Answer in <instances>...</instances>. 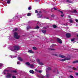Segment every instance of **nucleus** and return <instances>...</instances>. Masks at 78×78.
<instances>
[{
	"mask_svg": "<svg viewBox=\"0 0 78 78\" xmlns=\"http://www.w3.org/2000/svg\"><path fill=\"white\" fill-rule=\"evenodd\" d=\"M78 60H75L73 62V64H75V63H78Z\"/></svg>",
	"mask_w": 78,
	"mask_h": 78,
	"instance_id": "nucleus-13",
	"label": "nucleus"
},
{
	"mask_svg": "<svg viewBox=\"0 0 78 78\" xmlns=\"http://www.w3.org/2000/svg\"><path fill=\"white\" fill-rule=\"evenodd\" d=\"M15 31H17V28H16L15 29Z\"/></svg>",
	"mask_w": 78,
	"mask_h": 78,
	"instance_id": "nucleus-43",
	"label": "nucleus"
},
{
	"mask_svg": "<svg viewBox=\"0 0 78 78\" xmlns=\"http://www.w3.org/2000/svg\"><path fill=\"white\" fill-rule=\"evenodd\" d=\"M14 37L17 39H19L20 38V36L18 35V34L16 32L14 33Z\"/></svg>",
	"mask_w": 78,
	"mask_h": 78,
	"instance_id": "nucleus-2",
	"label": "nucleus"
},
{
	"mask_svg": "<svg viewBox=\"0 0 78 78\" xmlns=\"http://www.w3.org/2000/svg\"><path fill=\"white\" fill-rule=\"evenodd\" d=\"M75 41V38H73V39H71V41H72V42H73V43H74L73 41Z\"/></svg>",
	"mask_w": 78,
	"mask_h": 78,
	"instance_id": "nucleus-21",
	"label": "nucleus"
},
{
	"mask_svg": "<svg viewBox=\"0 0 78 78\" xmlns=\"http://www.w3.org/2000/svg\"><path fill=\"white\" fill-rule=\"evenodd\" d=\"M38 63L39 64H40V65H41V66H42V65L43 64V63L41 62H39Z\"/></svg>",
	"mask_w": 78,
	"mask_h": 78,
	"instance_id": "nucleus-16",
	"label": "nucleus"
},
{
	"mask_svg": "<svg viewBox=\"0 0 78 78\" xmlns=\"http://www.w3.org/2000/svg\"><path fill=\"white\" fill-rule=\"evenodd\" d=\"M41 11H40L37 14V18H41L42 17V14Z\"/></svg>",
	"mask_w": 78,
	"mask_h": 78,
	"instance_id": "nucleus-4",
	"label": "nucleus"
},
{
	"mask_svg": "<svg viewBox=\"0 0 78 78\" xmlns=\"http://www.w3.org/2000/svg\"><path fill=\"white\" fill-rule=\"evenodd\" d=\"M38 11H37V10H35V13H38Z\"/></svg>",
	"mask_w": 78,
	"mask_h": 78,
	"instance_id": "nucleus-38",
	"label": "nucleus"
},
{
	"mask_svg": "<svg viewBox=\"0 0 78 78\" xmlns=\"http://www.w3.org/2000/svg\"><path fill=\"white\" fill-rule=\"evenodd\" d=\"M77 12L76 10H74L73 12L74 13H76Z\"/></svg>",
	"mask_w": 78,
	"mask_h": 78,
	"instance_id": "nucleus-29",
	"label": "nucleus"
},
{
	"mask_svg": "<svg viewBox=\"0 0 78 78\" xmlns=\"http://www.w3.org/2000/svg\"><path fill=\"white\" fill-rule=\"evenodd\" d=\"M30 27H27V30H29V29H30Z\"/></svg>",
	"mask_w": 78,
	"mask_h": 78,
	"instance_id": "nucleus-36",
	"label": "nucleus"
},
{
	"mask_svg": "<svg viewBox=\"0 0 78 78\" xmlns=\"http://www.w3.org/2000/svg\"><path fill=\"white\" fill-rule=\"evenodd\" d=\"M29 67H30V68H33V67H34V65L33 64L30 65L29 66Z\"/></svg>",
	"mask_w": 78,
	"mask_h": 78,
	"instance_id": "nucleus-14",
	"label": "nucleus"
},
{
	"mask_svg": "<svg viewBox=\"0 0 78 78\" xmlns=\"http://www.w3.org/2000/svg\"><path fill=\"white\" fill-rule=\"evenodd\" d=\"M35 71H37V69H35Z\"/></svg>",
	"mask_w": 78,
	"mask_h": 78,
	"instance_id": "nucleus-53",
	"label": "nucleus"
},
{
	"mask_svg": "<svg viewBox=\"0 0 78 78\" xmlns=\"http://www.w3.org/2000/svg\"><path fill=\"white\" fill-rule=\"evenodd\" d=\"M54 10H56V8H54Z\"/></svg>",
	"mask_w": 78,
	"mask_h": 78,
	"instance_id": "nucleus-49",
	"label": "nucleus"
},
{
	"mask_svg": "<svg viewBox=\"0 0 78 78\" xmlns=\"http://www.w3.org/2000/svg\"><path fill=\"white\" fill-rule=\"evenodd\" d=\"M9 69H11V67H9Z\"/></svg>",
	"mask_w": 78,
	"mask_h": 78,
	"instance_id": "nucleus-52",
	"label": "nucleus"
},
{
	"mask_svg": "<svg viewBox=\"0 0 78 78\" xmlns=\"http://www.w3.org/2000/svg\"><path fill=\"white\" fill-rule=\"evenodd\" d=\"M21 17V16H20V18Z\"/></svg>",
	"mask_w": 78,
	"mask_h": 78,
	"instance_id": "nucleus-63",
	"label": "nucleus"
},
{
	"mask_svg": "<svg viewBox=\"0 0 78 78\" xmlns=\"http://www.w3.org/2000/svg\"><path fill=\"white\" fill-rule=\"evenodd\" d=\"M18 17H20V16H19Z\"/></svg>",
	"mask_w": 78,
	"mask_h": 78,
	"instance_id": "nucleus-62",
	"label": "nucleus"
},
{
	"mask_svg": "<svg viewBox=\"0 0 78 78\" xmlns=\"http://www.w3.org/2000/svg\"><path fill=\"white\" fill-rule=\"evenodd\" d=\"M29 72L30 73H32V74H34V71L33 70H30Z\"/></svg>",
	"mask_w": 78,
	"mask_h": 78,
	"instance_id": "nucleus-11",
	"label": "nucleus"
},
{
	"mask_svg": "<svg viewBox=\"0 0 78 78\" xmlns=\"http://www.w3.org/2000/svg\"><path fill=\"white\" fill-rule=\"evenodd\" d=\"M3 64H2V63H0V67H2V66H3Z\"/></svg>",
	"mask_w": 78,
	"mask_h": 78,
	"instance_id": "nucleus-26",
	"label": "nucleus"
},
{
	"mask_svg": "<svg viewBox=\"0 0 78 78\" xmlns=\"http://www.w3.org/2000/svg\"><path fill=\"white\" fill-rule=\"evenodd\" d=\"M10 2H11L9 0L7 1V3L8 4H10Z\"/></svg>",
	"mask_w": 78,
	"mask_h": 78,
	"instance_id": "nucleus-19",
	"label": "nucleus"
},
{
	"mask_svg": "<svg viewBox=\"0 0 78 78\" xmlns=\"http://www.w3.org/2000/svg\"><path fill=\"white\" fill-rule=\"evenodd\" d=\"M3 74H4V75H5L6 74V73H5V72H4L3 73H2Z\"/></svg>",
	"mask_w": 78,
	"mask_h": 78,
	"instance_id": "nucleus-46",
	"label": "nucleus"
},
{
	"mask_svg": "<svg viewBox=\"0 0 78 78\" xmlns=\"http://www.w3.org/2000/svg\"><path fill=\"white\" fill-rule=\"evenodd\" d=\"M42 33H44V34H45V33H46V30H43L42 31Z\"/></svg>",
	"mask_w": 78,
	"mask_h": 78,
	"instance_id": "nucleus-18",
	"label": "nucleus"
},
{
	"mask_svg": "<svg viewBox=\"0 0 78 78\" xmlns=\"http://www.w3.org/2000/svg\"><path fill=\"white\" fill-rule=\"evenodd\" d=\"M66 36L67 37H68L69 38V37H70V36H71V34H70L69 33H67L66 34Z\"/></svg>",
	"mask_w": 78,
	"mask_h": 78,
	"instance_id": "nucleus-6",
	"label": "nucleus"
},
{
	"mask_svg": "<svg viewBox=\"0 0 78 78\" xmlns=\"http://www.w3.org/2000/svg\"><path fill=\"white\" fill-rule=\"evenodd\" d=\"M5 72H9V70H5Z\"/></svg>",
	"mask_w": 78,
	"mask_h": 78,
	"instance_id": "nucleus-41",
	"label": "nucleus"
},
{
	"mask_svg": "<svg viewBox=\"0 0 78 78\" xmlns=\"http://www.w3.org/2000/svg\"><path fill=\"white\" fill-rule=\"evenodd\" d=\"M53 44L52 45V46H53Z\"/></svg>",
	"mask_w": 78,
	"mask_h": 78,
	"instance_id": "nucleus-59",
	"label": "nucleus"
},
{
	"mask_svg": "<svg viewBox=\"0 0 78 78\" xmlns=\"http://www.w3.org/2000/svg\"><path fill=\"white\" fill-rule=\"evenodd\" d=\"M28 9L29 10H31V7H30L28 8Z\"/></svg>",
	"mask_w": 78,
	"mask_h": 78,
	"instance_id": "nucleus-33",
	"label": "nucleus"
},
{
	"mask_svg": "<svg viewBox=\"0 0 78 78\" xmlns=\"http://www.w3.org/2000/svg\"><path fill=\"white\" fill-rule=\"evenodd\" d=\"M11 58H15L14 56H11Z\"/></svg>",
	"mask_w": 78,
	"mask_h": 78,
	"instance_id": "nucleus-39",
	"label": "nucleus"
},
{
	"mask_svg": "<svg viewBox=\"0 0 78 78\" xmlns=\"http://www.w3.org/2000/svg\"><path fill=\"white\" fill-rule=\"evenodd\" d=\"M57 41L60 44H62V41H61L60 39L58 38H57Z\"/></svg>",
	"mask_w": 78,
	"mask_h": 78,
	"instance_id": "nucleus-8",
	"label": "nucleus"
},
{
	"mask_svg": "<svg viewBox=\"0 0 78 78\" xmlns=\"http://www.w3.org/2000/svg\"><path fill=\"white\" fill-rule=\"evenodd\" d=\"M18 60H19V61H23V59H22V58L20 57H19L18 58Z\"/></svg>",
	"mask_w": 78,
	"mask_h": 78,
	"instance_id": "nucleus-12",
	"label": "nucleus"
},
{
	"mask_svg": "<svg viewBox=\"0 0 78 78\" xmlns=\"http://www.w3.org/2000/svg\"><path fill=\"white\" fill-rule=\"evenodd\" d=\"M27 16H31V13H28L27 14Z\"/></svg>",
	"mask_w": 78,
	"mask_h": 78,
	"instance_id": "nucleus-15",
	"label": "nucleus"
},
{
	"mask_svg": "<svg viewBox=\"0 0 78 78\" xmlns=\"http://www.w3.org/2000/svg\"><path fill=\"white\" fill-rule=\"evenodd\" d=\"M71 67H72V68L73 69V70H76V68H75L74 67H72V66H71Z\"/></svg>",
	"mask_w": 78,
	"mask_h": 78,
	"instance_id": "nucleus-17",
	"label": "nucleus"
},
{
	"mask_svg": "<svg viewBox=\"0 0 78 78\" xmlns=\"http://www.w3.org/2000/svg\"><path fill=\"white\" fill-rule=\"evenodd\" d=\"M76 76H78V73H76Z\"/></svg>",
	"mask_w": 78,
	"mask_h": 78,
	"instance_id": "nucleus-40",
	"label": "nucleus"
},
{
	"mask_svg": "<svg viewBox=\"0 0 78 78\" xmlns=\"http://www.w3.org/2000/svg\"><path fill=\"white\" fill-rule=\"evenodd\" d=\"M44 29H46V28L45 27H44Z\"/></svg>",
	"mask_w": 78,
	"mask_h": 78,
	"instance_id": "nucleus-55",
	"label": "nucleus"
},
{
	"mask_svg": "<svg viewBox=\"0 0 78 78\" xmlns=\"http://www.w3.org/2000/svg\"><path fill=\"white\" fill-rule=\"evenodd\" d=\"M37 62H40V60H39V59H37Z\"/></svg>",
	"mask_w": 78,
	"mask_h": 78,
	"instance_id": "nucleus-27",
	"label": "nucleus"
},
{
	"mask_svg": "<svg viewBox=\"0 0 78 78\" xmlns=\"http://www.w3.org/2000/svg\"><path fill=\"white\" fill-rule=\"evenodd\" d=\"M20 63L19 62H17V64H20Z\"/></svg>",
	"mask_w": 78,
	"mask_h": 78,
	"instance_id": "nucleus-45",
	"label": "nucleus"
},
{
	"mask_svg": "<svg viewBox=\"0 0 78 78\" xmlns=\"http://www.w3.org/2000/svg\"><path fill=\"white\" fill-rule=\"evenodd\" d=\"M47 19H49V18H48V17H47L46 18Z\"/></svg>",
	"mask_w": 78,
	"mask_h": 78,
	"instance_id": "nucleus-50",
	"label": "nucleus"
},
{
	"mask_svg": "<svg viewBox=\"0 0 78 78\" xmlns=\"http://www.w3.org/2000/svg\"><path fill=\"white\" fill-rule=\"evenodd\" d=\"M14 18H16V17H14Z\"/></svg>",
	"mask_w": 78,
	"mask_h": 78,
	"instance_id": "nucleus-60",
	"label": "nucleus"
},
{
	"mask_svg": "<svg viewBox=\"0 0 78 78\" xmlns=\"http://www.w3.org/2000/svg\"><path fill=\"white\" fill-rule=\"evenodd\" d=\"M11 51H14V50H20V48L18 46H15L13 47V48L11 49Z\"/></svg>",
	"mask_w": 78,
	"mask_h": 78,
	"instance_id": "nucleus-1",
	"label": "nucleus"
},
{
	"mask_svg": "<svg viewBox=\"0 0 78 78\" xmlns=\"http://www.w3.org/2000/svg\"><path fill=\"white\" fill-rule=\"evenodd\" d=\"M61 17H63V16H64V14H62V15H61Z\"/></svg>",
	"mask_w": 78,
	"mask_h": 78,
	"instance_id": "nucleus-44",
	"label": "nucleus"
},
{
	"mask_svg": "<svg viewBox=\"0 0 78 78\" xmlns=\"http://www.w3.org/2000/svg\"><path fill=\"white\" fill-rule=\"evenodd\" d=\"M36 28L37 29H38V28H39V27L38 26H37L36 27Z\"/></svg>",
	"mask_w": 78,
	"mask_h": 78,
	"instance_id": "nucleus-35",
	"label": "nucleus"
},
{
	"mask_svg": "<svg viewBox=\"0 0 78 78\" xmlns=\"http://www.w3.org/2000/svg\"><path fill=\"white\" fill-rule=\"evenodd\" d=\"M26 65H27V66H30V63H29V62H27V63H26V64H25Z\"/></svg>",
	"mask_w": 78,
	"mask_h": 78,
	"instance_id": "nucleus-20",
	"label": "nucleus"
},
{
	"mask_svg": "<svg viewBox=\"0 0 78 78\" xmlns=\"http://www.w3.org/2000/svg\"><path fill=\"white\" fill-rule=\"evenodd\" d=\"M48 70H51V67H48Z\"/></svg>",
	"mask_w": 78,
	"mask_h": 78,
	"instance_id": "nucleus-24",
	"label": "nucleus"
},
{
	"mask_svg": "<svg viewBox=\"0 0 78 78\" xmlns=\"http://www.w3.org/2000/svg\"><path fill=\"white\" fill-rule=\"evenodd\" d=\"M55 55L56 56H58V55L57 54H55Z\"/></svg>",
	"mask_w": 78,
	"mask_h": 78,
	"instance_id": "nucleus-47",
	"label": "nucleus"
},
{
	"mask_svg": "<svg viewBox=\"0 0 78 78\" xmlns=\"http://www.w3.org/2000/svg\"><path fill=\"white\" fill-rule=\"evenodd\" d=\"M70 58H64L60 60V61H66V60H70Z\"/></svg>",
	"mask_w": 78,
	"mask_h": 78,
	"instance_id": "nucleus-5",
	"label": "nucleus"
},
{
	"mask_svg": "<svg viewBox=\"0 0 78 78\" xmlns=\"http://www.w3.org/2000/svg\"><path fill=\"white\" fill-rule=\"evenodd\" d=\"M28 53H34V52H33V51L32 50H29L28 51Z\"/></svg>",
	"mask_w": 78,
	"mask_h": 78,
	"instance_id": "nucleus-9",
	"label": "nucleus"
},
{
	"mask_svg": "<svg viewBox=\"0 0 78 78\" xmlns=\"http://www.w3.org/2000/svg\"><path fill=\"white\" fill-rule=\"evenodd\" d=\"M33 49L34 50H37V48L36 47H33Z\"/></svg>",
	"mask_w": 78,
	"mask_h": 78,
	"instance_id": "nucleus-22",
	"label": "nucleus"
},
{
	"mask_svg": "<svg viewBox=\"0 0 78 78\" xmlns=\"http://www.w3.org/2000/svg\"><path fill=\"white\" fill-rule=\"evenodd\" d=\"M53 28H56L57 27H56V25H53Z\"/></svg>",
	"mask_w": 78,
	"mask_h": 78,
	"instance_id": "nucleus-23",
	"label": "nucleus"
},
{
	"mask_svg": "<svg viewBox=\"0 0 78 78\" xmlns=\"http://www.w3.org/2000/svg\"><path fill=\"white\" fill-rule=\"evenodd\" d=\"M70 23H72L73 22V20H70L69 21Z\"/></svg>",
	"mask_w": 78,
	"mask_h": 78,
	"instance_id": "nucleus-34",
	"label": "nucleus"
},
{
	"mask_svg": "<svg viewBox=\"0 0 78 78\" xmlns=\"http://www.w3.org/2000/svg\"><path fill=\"white\" fill-rule=\"evenodd\" d=\"M51 46L50 47V49H51V50H55V49H51Z\"/></svg>",
	"mask_w": 78,
	"mask_h": 78,
	"instance_id": "nucleus-37",
	"label": "nucleus"
},
{
	"mask_svg": "<svg viewBox=\"0 0 78 78\" xmlns=\"http://www.w3.org/2000/svg\"><path fill=\"white\" fill-rule=\"evenodd\" d=\"M69 77L70 78H73V76H72V75H70L69 76Z\"/></svg>",
	"mask_w": 78,
	"mask_h": 78,
	"instance_id": "nucleus-31",
	"label": "nucleus"
},
{
	"mask_svg": "<svg viewBox=\"0 0 78 78\" xmlns=\"http://www.w3.org/2000/svg\"><path fill=\"white\" fill-rule=\"evenodd\" d=\"M11 78H16V77L15 76H11Z\"/></svg>",
	"mask_w": 78,
	"mask_h": 78,
	"instance_id": "nucleus-25",
	"label": "nucleus"
},
{
	"mask_svg": "<svg viewBox=\"0 0 78 78\" xmlns=\"http://www.w3.org/2000/svg\"><path fill=\"white\" fill-rule=\"evenodd\" d=\"M70 20H72V18H71V19H70Z\"/></svg>",
	"mask_w": 78,
	"mask_h": 78,
	"instance_id": "nucleus-56",
	"label": "nucleus"
},
{
	"mask_svg": "<svg viewBox=\"0 0 78 78\" xmlns=\"http://www.w3.org/2000/svg\"><path fill=\"white\" fill-rule=\"evenodd\" d=\"M59 57H60V58H65V56L61 55H59Z\"/></svg>",
	"mask_w": 78,
	"mask_h": 78,
	"instance_id": "nucleus-10",
	"label": "nucleus"
},
{
	"mask_svg": "<svg viewBox=\"0 0 78 78\" xmlns=\"http://www.w3.org/2000/svg\"><path fill=\"white\" fill-rule=\"evenodd\" d=\"M11 76H12V74L9 73H7L5 76V77L6 78H11Z\"/></svg>",
	"mask_w": 78,
	"mask_h": 78,
	"instance_id": "nucleus-3",
	"label": "nucleus"
},
{
	"mask_svg": "<svg viewBox=\"0 0 78 78\" xmlns=\"http://www.w3.org/2000/svg\"><path fill=\"white\" fill-rule=\"evenodd\" d=\"M38 72L39 73H42V70H40L38 71Z\"/></svg>",
	"mask_w": 78,
	"mask_h": 78,
	"instance_id": "nucleus-30",
	"label": "nucleus"
},
{
	"mask_svg": "<svg viewBox=\"0 0 78 78\" xmlns=\"http://www.w3.org/2000/svg\"><path fill=\"white\" fill-rule=\"evenodd\" d=\"M2 1H3V2H5V0H2Z\"/></svg>",
	"mask_w": 78,
	"mask_h": 78,
	"instance_id": "nucleus-51",
	"label": "nucleus"
},
{
	"mask_svg": "<svg viewBox=\"0 0 78 78\" xmlns=\"http://www.w3.org/2000/svg\"><path fill=\"white\" fill-rule=\"evenodd\" d=\"M66 2H67V3H71V1H70L69 0H67Z\"/></svg>",
	"mask_w": 78,
	"mask_h": 78,
	"instance_id": "nucleus-32",
	"label": "nucleus"
},
{
	"mask_svg": "<svg viewBox=\"0 0 78 78\" xmlns=\"http://www.w3.org/2000/svg\"><path fill=\"white\" fill-rule=\"evenodd\" d=\"M52 17H53V15H52Z\"/></svg>",
	"mask_w": 78,
	"mask_h": 78,
	"instance_id": "nucleus-58",
	"label": "nucleus"
},
{
	"mask_svg": "<svg viewBox=\"0 0 78 78\" xmlns=\"http://www.w3.org/2000/svg\"><path fill=\"white\" fill-rule=\"evenodd\" d=\"M12 72H13V73H16L17 71L16 70H13L12 71Z\"/></svg>",
	"mask_w": 78,
	"mask_h": 78,
	"instance_id": "nucleus-28",
	"label": "nucleus"
},
{
	"mask_svg": "<svg viewBox=\"0 0 78 78\" xmlns=\"http://www.w3.org/2000/svg\"><path fill=\"white\" fill-rule=\"evenodd\" d=\"M13 31H14V30H13Z\"/></svg>",
	"mask_w": 78,
	"mask_h": 78,
	"instance_id": "nucleus-57",
	"label": "nucleus"
},
{
	"mask_svg": "<svg viewBox=\"0 0 78 78\" xmlns=\"http://www.w3.org/2000/svg\"><path fill=\"white\" fill-rule=\"evenodd\" d=\"M69 17H70V16H69Z\"/></svg>",
	"mask_w": 78,
	"mask_h": 78,
	"instance_id": "nucleus-64",
	"label": "nucleus"
},
{
	"mask_svg": "<svg viewBox=\"0 0 78 78\" xmlns=\"http://www.w3.org/2000/svg\"><path fill=\"white\" fill-rule=\"evenodd\" d=\"M75 21L76 22H77V23H78V20H76Z\"/></svg>",
	"mask_w": 78,
	"mask_h": 78,
	"instance_id": "nucleus-42",
	"label": "nucleus"
},
{
	"mask_svg": "<svg viewBox=\"0 0 78 78\" xmlns=\"http://www.w3.org/2000/svg\"><path fill=\"white\" fill-rule=\"evenodd\" d=\"M46 78H49L50 76V75L48 73V72H47V71H46Z\"/></svg>",
	"mask_w": 78,
	"mask_h": 78,
	"instance_id": "nucleus-7",
	"label": "nucleus"
},
{
	"mask_svg": "<svg viewBox=\"0 0 78 78\" xmlns=\"http://www.w3.org/2000/svg\"><path fill=\"white\" fill-rule=\"evenodd\" d=\"M60 12H61V13L62 14H63V12L62 11H60Z\"/></svg>",
	"mask_w": 78,
	"mask_h": 78,
	"instance_id": "nucleus-48",
	"label": "nucleus"
},
{
	"mask_svg": "<svg viewBox=\"0 0 78 78\" xmlns=\"http://www.w3.org/2000/svg\"><path fill=\"white\" fill-rule=\"evenodd\" d=\"M76 20H77V19H76Z\"/></svg>",
	"mask_w": 78,
	"mask_h": 78,
	"instance_id": "nucleus-61",
	"label": "nucleus"
},
{
	"mask_svg": "<svg viewBox=\"0 0 78 78\" xmlns=\"http://www.w3.org/2000/svg\"><path fill=\"white\" fill-rule=\"evenodd\" d=\"M77 37H78V34H77Z\"/></svg>",
	"mask_w": 78,
	"mask_h": 78,
	"instance_id": "nucleus-54",
	"label": "nucleus"
}]
</instances>
